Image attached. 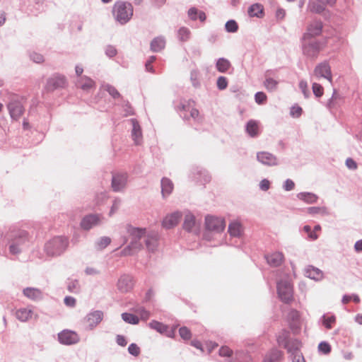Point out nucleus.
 I'll return each mask as SVG.
<instances>
[{"instance_id":"f257e3e1","label":"nucleus","mask_w":362,"mask_h":362,"mask_svg":"<svg viewBox=\"0 0 362 362\" xmlns=\"http://www.w3.org/2000/svg\"><path fill=\"white\" fill-rule=\"evenodd\" d=\"M8 250L12 255H18L29 247L30 238L25 230H17L10 235Z\"/></svg>"},{"instance_id":"f03ea898","label":"nucleus","mask_w":362,"mask_h":362,"mask_svg":"<svg viewBox=\"0 0 362 362\" xmlns=\"http://www.w3.org/2000/svg\"><path fill=\"white\" fill-rule=\"evenodd\" d=\"M112 15L117 23L124 25L132 18L133 6L129 2L117 1L112 7Z\"/></svg>"},{"instance_id":"7ed1b4c3","label":"nucleus","mask_w":362,"mask_h":362,"mask_svg":"<svg viewBox=\"0 0 362 362\" xmlns=\"http://www.w3.org/2000/svg\"><path fill=\"white\" fill-rule=\"evenodd\" d=\"M69 245L66 237L57 236L47 242L45 246L47 254L49 256H57L62 254Z\"/></svg>"},{"instance_id":"20e7f679","label":"nucleus","mask_w":362,"mask_h":362,"mask_svg":"<svg viewBox=\"0 0 362 362\" xmlns=\"http://www.w3.org/2000/svg\"><path fill=\"white\" fill-rule=\"evenodd\" d=\"M22 98L15 94H8L7 108L12 119L18 120L24 112Z\"/></svg>"},{"instance_id":"39448f33","label":"nucleus","mask_w":362,"mask_h":362,"mask_svg":"<svg viewBox=\"0 0 362 362\" xmlns=\"http://www.w3.org/2000/svg\"><path fill=\"white\" fill-rule=\"evenodd\" d=\"M302 41L303 53L310 59H316L326 44L325 41L311 40V39Z\"/></svg>"},{"instance_id":"423d86ee","label":"nucleus","mask_w":362,"mask_h":362,"mask_svg":"<svg viewBox=\"0 0 362 362\" xmlns=\"http://www.w3.org/2000/svg\"><path fill=\"white\" fill-rule=\"evenodd\" d=\"M277 293L280 299L288 303L293 300V286L288 280H281L277 283Z\"/></svg>"},{"instance_id":"0eeeda50","label":"nucleus","mask_w":362,"mask_h":362,"mask_svg":"<svg viewBox=\"0 0 362 362\" xmlns=\"http://www.w3.org/2000/svg\"><path fill=\"white\" fill-rule=\"evenodd\" d=\"M205 226L207 230L219 233L224 230L226 222L222 218L207 216L205 218Z\"/></svg>"},{"instance_id":"6e6552de","label":"nucleus","mask_w":362,"mask_h":362,"mask_svg":"<svg viewBox=\"0 0 362 362\" xmlns=\"http://www.w3.org/2000/svg\"><path fill=\"white\" fill-rule=\"evenodd\" d=\"M135 281L131 274H123L117 280V288L121 293L130 292L134 286Z\"/></svg>"},{"instance_id":"1a4fd4ad","label":"nucleus","mask_w":362,"mask_h":362,"mask_svg":"<svg viewBox=\"0 0 362 362\" xmlns=\"http://www.w3.org/2000/svg\"><path fill=\"white\" fill-rule=\"evenodd\" d=\"M58 341L62 344L69 346L79 342L80 337L74 331L64 329L58 333Z\"/></svg>"},{"instance_id":"9d476101","label":"nucleus","mask_w":362,"mask_h":362,"mask_svg":"<svg viewBox=\"0 0 362 362\" xmlns=\"http://www.w3.org/2000/svg\"><path fill=\"white\" fill-rule=\"evenodd\" d=\"M336 0H309L308 9L313 13H322L327 6H333Z\"/></svg>"},{"instance_id":"9b49d317","label":"nucleus","mask_w":362,"mask_h":362,"mask_svg":"<svg viewBox=\"0 0 362 362\" xmlns=\"http://www.w3.org/2000/svg\"><path fill=\"white\" fill-rule=\"evenodd\" d=\"M313 76L316 78H324L328 80L330 83L332 82V74L331 67L329 63L326 61L318 64L313 71Z\"/></svg>"},{"instance_id":"f8f14e48","label":"nucleus","mask_w":362,"mask_h":362,"mask_svg":"<svg viewBox=\"0 0 362 362\" xmlns=\"http://www.w3.org/2000/svg\"><path fill=\"white\" fill-rule=\"evenodd\" d=\"M127 173H116L112 174V188L114 192L123 191L128 181Z\"/></svg>"},{"instance_id":"ddd939ff","label":"nucleus","mask_w":362,"mask_h":362,"mask_svg":"<svg viewBox=\"0 0 362 362\" xmlns=\"http://www.w3.org/2000/svg\"><path fill=\"white\" fill-rule=\"evenodd\" d=\"M67 84L65 76L55 74L49 78L47 81L45 88L47 91H53L58 88H63Z\"/></svg>"},{"instance_id":"4468645a","label":"nucleus","mask_w":362,"mask_h":362,"mask_svg":"<svg viewBox=\"0 0 362 362\" xmlns=\"http://www.w3.org/2000/svg\"><path fill=\"white\" fill-rule=\"evenodd\" d=\"M103 318V313L100 310H95L89 313L84 318V322L86 324V330H93Z\"/></svg>"},{"instance_id":"2eb2a0df","label":"nucleus","mask_w":362,"mask_h":362,"mask_svg":"<svg viewBox=\"0 0 362 362\" xmlns=\"http://www.w3.org/2000/svg\"><path fill=\"white\" fill-rule=\"evenodd\" d=\"M323 24L321 21H314L310 23L307 28V31L303 34L302 40H308L312 37L318 36L321 34Z\"/></svg>"},{"instance_id":"dca6fc26","label":"nucleus","mask_w":362,"mask_h":362,"mask_svg":"<svg viewBox=\"0 0 362 362\" xmlns=\"http://www.w3.org/2000/svg\"><path fill=\"white\" fill-rule=\"evenodd\" d=\"M103 216L100 214H88L83 218L81 221V227L86 230L99 226L102 223Z\"/></svg>"},{"instance_id":"f3484780","label":"nucleus","mask_w":362,"mask_h":362,"mask_svg":"<svg viewBox=\"0 0 362 362\" xmlns=\"http://www.w3.org/2000/svg\"><path fill=\"white\" fill-rule=\"evenodd\" d=\"M257 159L259 163L264 165L275 166L279 164V160L276 156L267 151L257 152Z\"/></svg>"},{"instance_id":"a211bd4d","label":"nucleus","mask_w":362,"mask_h":362,"mask_svg":"<svg viewBox=\"0 0 362 362\" xmlns=\"http://www.w3.org/2000/svg\"><path fill=\"white\" fill-rule=\"evenodd\" d=\"M284 352L276 348L268 350L264 354L262 362H283Z\"/></svg>"},{"instance_id":"6ab92c4d","label":"nucleus","mask_w":362,"mask_h":362,"mask_svg":"<svg viewBox=\"0 0 362 362\" xmlns=\"http://www.w3.org/2000/svg\"><path fill=\"white\" fill-rule=\"evenodd\" d=\"M182 217V213L180 211H175L170 215L166 216L163 222L162 226L167 228L175 227L179 222Z\"/></svg>"},{"instance_id":"aec40b11","label":"nucleus","mask_w":362,"mask_h":362,"mask_svg":"<svg viewBox=\"0 0 362 362\" xmlns=\"http://www.w3.org/2000/svg\"><path fill=\"white\" fill-rule=\"evenodd\" d=\"M129 121L132 125V138L134 143L138 145L142 141V131L141 126L138 121L134 118L130 119Z\"/></svg>"},{"instance_id":"412c9836","label":"nucleus","mask_w":362,"mask_h":362,"mask_svg":"<svg viewBox=\"0 0 362 362\" xmlns=\"http://www.w3.org/2000/svg\"><path fill=\"white\" fill-rule=\"evenodd\" d=\"M305 275L315 281L322 280L324 277L322 271L313 265H308L305 268Z\"/></svg>"},{"instance_id":"4be33fe9","label":"nucleus","mask_w":362,"mask_h":362,"mask_svg":"<svg viewBox=\"0 0 362 362\" xmlns=\"http://www.w3.org/2000/svg\"><path fill=\"white\" fill-rule=\"evenodd\" d=\"M267 263L274 267L280 266L284 260V255L279 252H275L270 255H266Z\"/></svg>"},{"instance_id":"5701e85b","label":"nucleus","mask_w":362,"mask_h":362,"mask_svg":"<svg viewBox=\"0 0 362 362\" xmlns=\"http://www.w3.org/2000/svg\"><path fill=\"white\" fill-rule=\"evenodd\" d=\"M145 243L148 250L154 252L158 245V235L156 233H151L147 235L145 240Z\"/></svg>"},{"instance_id":"b1692460","label":"nucleus","mask_w":362,"mask_h":362,"mask_svg":"<svg viewBox=\"0 0 362 362\" xmlns=\"http://www.w3.org/2000/svg\"><path fill=\"white\" fill-rule=\"evenodd\" d=\"M148 326L152 329H155L160 334H165L168 337H171V333H173V331L168 330L169 327L168 325L156 320H152L150 322Z\"/></svg>"},{"instance_id":"393cba45","label":"nucleus","mask_w":362,"mask_h":362,"mask_svg":"<svg viewBox=\"0 0 362 362\" xmlns=\"http://www.w3.org/2000/svg\"><path fill=\"white\" fill-rule=\"evenodd\" d=\"M286 349L290 356L300 352L301 342L297 339H291L287 344L283 346Z\"/></svg>"},{"instance_id":"a878e982","label":"nucleus","mask_w":362,"mask_h":362,"mask_svg":"<svg viewBox=\"0 0 362 362\" xmlns=\"http://www.w3.org/2000/svg\"><path fill=\"white\" fill-rule=\"evenodd\" d=\"M245 131L250 137L258 136L259 134L258 122L253 119L249 120L245 125Z\"/></svg>"},{"instance_id":"bb28decb","label":"nucleus","mask_w":362,"mask_h":362,"mask_svg":"<svg viewBox=\"0 0 362 362\" xmlns=\"http://www.w3.org/2000/svg\"><path fill=\"white\" fill-rule=\"evenodd\" d=\"M128 233L132 236V240H136L139 242V240L144 236L146 233L145 228H135L131 225H128L127 227Z\"/></svg>"},{"instance_id":"cd10ccee","label":"nucleus","mask_w":362,"mask_h":362,"mask_svg":"<svg viewBox=\"0 0 362 362\" xmlns=\"http://www.w3.org/2000/svg\"><path fill=\"white\" fill-rule=\"evenodd\" d=\"M23 295L33 300H40L42 297V291L36 288L27 287L23 291Z\"/></svg>"},{"instance_id":"c85d7f7f","label":"nucleus","mask_w":362,"mask_h":362,"mask_svg":"<svg viewBox=\"0 0 362 362\" xmlns=\"http://www.w3.org/2000/svg\"><path fill=\"white\" fill-rule=\"evenodd\" d=\"M270 73H272V71H267L266 72L264 86L268 91L273 92L277 89L279 82L269 76Z\"/></svg>"},{"instance_id":"c756f323","label":"nucleus","mask_w":362,"mask_h":362,"mask_svg":"<svg viewBox=\"0 0 362 362\" xmlns=\"http://www.w3.org/2000/svg\"><path fill=\"white\" fill-rule=\"evenodd\" d=\"M33 310L28 308H22L16 310V317L21 322H26L32 317Z\"/></svg>"},{"instance_id":"7c9ffc66","label":"nucleus","mask_w":362,"mask_h":362,"mask_svg":"<svg viewBox=\"0 0 362 362\" xmlns=\"http://www.w3.org/2000/svg\"><path fill=\"white\" fill-rule=\"evenodd\" d=\"M141 248L142 244L140 242H137L136 240H132L130 244L122 250L121 255L122 256L132 255H133L134 250H139Z\"/></svg>"},{"instance_id":"2f4dec72","label":"nucleus","mask_w":362,"mask_h":362,"mask_svg":"<svg viewBox=\"0 0 362 362\" xmlns=\"http://www.w3.org/2000/svg\"><path fill=\"white\" fill-rule=\"evenodd\" d=\"M247 13L250 17L262 18L264 13V7L261 4H254L248 8Z\"/></svg>"},{"instance_id":"473e14b6","label":"nucleus","mask_w":362,"mask_h":362,"mask_svg":"<svg viewBox=\"0 0 362 362\" xmlns=\"http://www.w3.org/2000/svg\"><path fill=\"white\" fill-rule=\"evenodd\" d=\"M195 223L196 221L194 216L191 212L187 211L185 215L183 228L188 232H191L192 231Z\"/></svg>"},{"instance_id":"72a5a7b5","label":"nucleus","mask_w":362,"mask_h":362,"mask_svg":"<svg viewBox=\"0 0 362 362\" xmlns=\"http://www.w3.org/2000/svg\"><path fill=\"white\" fill-rule=\"evenodd\" d=\"M165 46V40L163 37H156L151 42V49L154 52H158L164 49Z\"/></svg>"},{"instance_id":"f704fd0d","label":"nucleus","mask_w":362,"mask_h":362,"mask_svg":"<svg viewBox=\"0 0 362 362\" xmlns=\"http://www.w3.org/2000/svg\"><path fill=\"white\" fill-rule=\"evenodd\" d=\"M173 187V183L170 179L163 177L161 180V192L163 197L170 194Z\"/></svg>"},{"instance_id":"c9c22d12","label":"nucleus","mask_w":362,"mask_h":362,"mask_svg":"<svg viewBox=\"0 0 362 362\" xmlns=\"http://www.w3.org/2000/svg\"><path fill=\"white\" fill-rule=\"evenodd\" d=\"M297 197L308 204L316 203L318 199V197L312 192H300Z\"/></svg>"},{"instance_id":"e433bc0d","label":"nucleus","mask_w":362,"mask_h":362,"mask_svg":"<svg viewBox=\"0 0 362 362\" xmlns=\"http://www.w3.org/2000/svg\"><path fill=\"white\" fill-rule=\"evenodd\" d=\"M76 85L83 90H88L94 86L95 82L91 78L84 76L78 80Z\"/></svg>"},{"instance_id":"4c0bfd02","label":"nucleus","mask_w":362,"mask_h":362,"mask_svg":"<svg viewBox=\"0 0 362 362\" xmlns=\"http://www.w3.org/2000/svg\"><path fill=\"white\" fill-rule=\"evenodd\" d=\"M228 233L230 236L239 237L242 233V226L238 221L232 222L228 226Z\"/></svg>"},{"instance_id":"58836bf2","label":"nucleus","mask_w":362,"mask_h":362,"mask_svg":"<svg viewBox=\"0 0 362 362\" xmlns=\"http://www.w3.org/2000/svg\"><path fill=\"white\" fill-rule=\"evenodd\" d=\"M230 62L226 58H219L216 64V69L221 73L226 72L230 67Z\"/></svg>"},{"instance_id":"ea45409f","label":"nucleus","mask_w":362,"mask_h":362,"mask_svg":"<svg viewBox=\"0 0 362 362\" xmlns=\"http://www.w3.org/2000/svg\"><path fill=\"white\" fill-rule=\"evenodd\" d=\"M291 339L290 338V332L286 329H282L276 337V341L279 346H284Z\"/></svg>"},{"instance_id":"a19ab883","label":"nucleus","mask_w":362,"mask_h":362,"mask_svg":"<svg viewBox=\"0 0 362 362\" xmlns=\"http://www.w3.org/2000/svg\"><path fill=\"white\" fill-rule=\"evenodd\" d=\"M122 319L131 325H137L139 322V318L136 315L129 313H122Z\"/></svg>"},{"instance_id":"79ce46f5","label":"nucleus","mask_w":362,"mask_h":362,"mask_svg":"<svg viewBox=\"0 0 362 362\" xmlns=\"http://www.w3.org/2000/svg\"><path fill=\"white\" fill-rule=\"evenodd\" d=\"M190 30L185 27H181L177 31V37L180 41L185 42L190 37Z\"/></svg>"},{"instance_id":"37998d69","label":"nucleus","mask_w":362,"mask_h":362,"mask_svg":"<svg viewBox=\"0 0 362 362\" xmlns=\"http://www.w3.org/2000/svg\"><path fill=\"white\" fill-rule=\"evenodd\" d=\"M67 289L69 292L78 293L80 291L79 282L76 279H70L67 283Z\"/></svg>"},{"instance_id":"c03bdc74","label":"nucleus","mask_w":362,"mask_h":362,"mask_svg":"<svg viewBox=\"0 0 362 362\" xmlns=\"http://www.w3.org/2000/svg\"><path fill=\"white\" fill-rule=\"evenodd\" d=\"M218 354L221 357H226V362H231L230 357L233 355V351L228 346H221L219 349Z\"/></svg>"},{"instance_id":"a18cd8bd","label":"nucleus","mask_w":362,"mask_h":362,"mask_svg":"<svg viewBox=\"0 0 362 362\" xmlns=\"http://www.w3.org/2000/svg\"><path fill=\"white\" fill-rule=\"evenodd\" d=\"M336 321L334 315L327 317L325 315L322 316V323L328 329L332 327V324Z\"/></svg>"},{"instance_id":"49530a36","label":"nucleus","mask_w":362,"mask_h":362,"mask_svg":"<svg viewBox=\"0 0 362 362\" xmlns=\"http://www.w3.org/2000/svg\"><path fill=\"white\" fill-rule=\"evenodd\" d=\"M197 174L202 177H200V181L204 183L209 182L211 180V176L204 169L197 168Z\"/></svg>"},{"instance_id":"de8ad7c7","label":"nucleus","mask_w":362,"mask_h":362,"mask_svg":"<svg viewBox=\"0 0 362 362\" xmlns=\"http://www.w3.org/2000/svg\"><path fill=\"white\" fill-rule=\"evenodd\" d=\"M225 28L228 33H235L238 29V25L235 21L229 20L226 22Z\"/></svg>"},{"instance_id":"09e8293b","label":"nucleus","mask_w":362,"mask_h":362,"mask_svg":"<svg viewBox=\"0 0 362 362\" xmlns=\"http://www.w3.org/2000/svg\"><path fill=\"white\" fill-rule=\"evenodd\" d=\"M104 88L113 98L116 99L120 98L119 93L114 86L110 84H106L104 86Z\"/></svg>"},{"instance_id":"8fccbe9b","label":"nucleus","mask_w":362,"mask_h":362,"mask_svg":"<svg viewBox=\"0 0 362 362\" xmlns=\"http://www.w3.org/2000/svg\"><path fill=\"white\" fill-rule=\"evenodd\" d=\"M318 351L323 354H328L331 352V346L326 341H321L318 345Z\"/></svg>"},{"instance_id":"3c124183","label":"nucleus","mask_w":362,"mask_h":362,"mask_svg":"<svg viewBox=\"0 0 362 362\" xmlns=\"http://www.w3.org/2000/svg\"><path fill=\"white\" fill-rule=\"evenodd\" d=\"M199 71L197 70H192L190 74V80L192 81V86L195 88H197L200 86L199 81Z\"/></svg>"},{"instance_id":"603ef678","label":"nucleus","mask_w":362,"mask_h":362,"mask_svg":"<svg viewBox=\"0 0 362 362\" xmlns=\"http://www.w3.org/2000/svg\"><path fill=\"white\" fill-rule=\"evenodd\" d=\"M312 89L313 94L317 98H320L323 95V88L320 84L317 83H313L312 86Z\"/></svg>"},{"instance_id":"864d4df0","label":"nucleus","mask_w":362,"mask_h":362,"mask_svg":"<svg viewBox=\"0 0 362 362\" xmlns=\"http://www.w3.org/2000/svg\"><path fill=\"white\" fill-rule=\"evenodd\" d=\"M299 88L305 98H308L310 96V90L308 88V83L305 81L301 80L299 82Z\"/></svg>"},{"instance_id":"5fc2aeb1","label":"nucleus","mask_w":362,"mask_h":362,"mask_svg":"<svg viewBox=\"0 0 362 362\" xmlns=\"http://www.w3.org/2000/svg\"><path fill=\"white\" fill-rule=\"evenodd\" d=\"M182 110L184 111H189L190 112V117L193 118L194 119H196L199 116V111L198 110L195 108H192L189 110V104L188 105H182Z\"/></svg>"},{"instance_id":"6e6d98bb","label":"nucleus","mask_w":362,"mask_h":362,"mask_svg":"<svg viewBox=\"0 0 362 362\" xmlns=\"http://www.w3.org/2000/svg\"><path fill=\"white\" fill-rule=\"evenodd\" d=\"M180 336L185 340H188L191 338L192 334L190 330L187 327H182L179 329Z\"/></svg>"},{"instance_id":"4d7b16f0","label":"nucleus","mask_w":362,"mask_h":362,"mask_svg":"<svg viewBox=\"0 0 362 362\" xmlns=\"http://www.w3.org/2000/svg\"><path fill=\"white\" fill-rule=\"evenodd\" d=\"M111 243V239L109 237L104 236L100 238L97 242L98 248L103 249L106 247Z\"/></svg>"},{"instance_id":"13d9d810","label":"nucleus","mask_w":362,"mask_h":362,"mask_svg":"<svg viewBox=\"0 0 362 362\" xmlns=\"http://www.w3.org/2000/svg\"><path fill=\"white\" fill-rule=\"evenodd\" d=\"M217 88L219 90H224L228 86V80L225 76H219L216 81Z\"/></svg>"},{"instance_id":"bf43d9fd","label":"nucleus","mask_w":362,"mask_h":362,"mask_svg":"<svg viewBox=\"0 0 362 362\" xmlns=\"http://www.w3.org/2000/svg\"><path fill=\"white\" fill-rule=\"evenodd\" d=\"M255 100L259 105L263 104L267 100V95L263 92H257L255 95Z\"/></svg>"},{"instance_id":"052dcab7","label":"nucleus","mask_w":362,"mask_h":362,"mask_svg":"<svg viewBox=\"0 0 362 362\" xmlns=\"http://www.w3.org/2000/svg\"><path fill=\"white\" fill-rule=\"evenodd\" d=\"M121 203H122V200L119 198H115L113 200V203H112V207L110 209V214H109L110 216H112V214H114L119 209V208L121 205Z\"/></svg>"},{"instance_id":"680f3d73","label":"nucleus","mask_w":362,"mask_h":362,"mask_svg":"<svg viewBox=\"0 0 362 362\" xmlns=\"http://www.w3.org/2000/svg\"><path fill=\"white\" fill-rule=\"evenodd\" d=\"M128 352L134 356H138L140 354V348L137 344L132 343L128 347Z\"/></svg>"},{"instance_id":"e2e57ef3","label":"nucleus","mask_w":362,"mask_h":362,"mask_svg":"<svg viewBox=\"0 0 362 362\" xmlns=\"http://www.w3.org/2000/svg\"><path fill=\"white\" fill-rule=\"evenodd\" d=\"M137 313L140 315L141 320L146 321L147 320L150 316L151 313L149 311L146 310L144 308L141 307L137 309Z\"/></svg>"},{"instance_id":"0e129e2a","label":"nucleus","mask_w":362,"mask_h":362,"mask_svg":"<svg viewBox=\"0 0 362 362\" xmlns=\"http://www.w3.org/2000/svg\"><path fill=\"white\" fill-rule=\"evenodd\" d=\"M105 52V54L110 58L114 57L117 53L116 48L110 45L106 46Z\"/></svg>"},{"instance_id":"69168bd1","label":"nucleus","mask_w":362,"mask_h":362,"mask_svg":"<svg viewBox=\"0 0 362 362\" xmlns=\"http://www.w3.org/2000/svg\"><path fill=\"white\" fill-rule=\"evenodd\" d=\"M289 327L293 334H296L300 332V322L299 321L289 322Z\"/></svg>"},{"instance_id":"338daca9","label":"nucleus","mask_w":362,"mask_h":362,"mask_svg":"<svg viewBox=\"0 0 362 362\" xmlns=\"http://www.w3.org/2000/svg\"><path fill=\"white\" fill-rule=\"evenodd\" d=\"M30 58L35 63H41L44 61V57L42 54L36 52H33L30 54Z\"/></svg>"},{"instance_id":"774afa93","label":"nucleus","mask_w":362,"mask_h":362,"mask_svg":"<svg viewBox=\"0 0 362 362\" xmlns=\"http://www.w3.org/2000/svg\"><path fill=\"white\" fill-rule=\"evenodd\" d=\"M295 183L291 179H287L284 183L283 188L285 191H291L294 189Z\"/></svg>"}]
</instances>
